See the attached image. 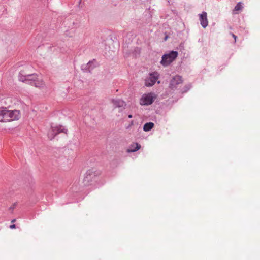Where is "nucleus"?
I'll return each mask as SVG.
<instances>
[{
  "mask_svg": "<svg viewBox=\"0 0 260 260\" xmlns=\"http://www.w3.org/2000/svg\"><path fill=\"white\" fill-rule=\"evenodd\" d=\"M21 117L19 110H10L6 107L0 108V122H8L18 120Z\"/></svg>",
  "mask_w": 260,
  "mask_h": 260,
  "instance_id": "obj_1",
  "label": "nucleus"
},
{
  "mask_svg": "<svg viewBox=\"0 0 260 260\" xmlns=\"http://www.w3.org/2000/svg\"><path fill=\"white\" fill-rule=\"evenodd\" d=\"M19 80L22 82H26L34 85L35 87L43 90L46 89V86L42 80H38L36 75H28L23 76L21 74L19 75Z\"/></svg>",
  "mask_w": 260,
  "mask_h": 260,
  "instance_id": "obj_2",
  "label": "nucleus"
},
{
  "mask_svg": "<svg viewBox=\"0 0 260 260\" xmlns=\"http://www.w3.org/2000/svg\"><path fill=\"white\" fill-rule=\"evenodd\" d=\"M178 52L172 51L162 56L160 63L164 66H167L172 62L177 57Z\"/></svg>",
  "mask_w": 260,
  "mask_h": 260,
  "instance_id": "obj_3",
  "label": "nucleus"
},
{
  "mask_svg": "<svg viewBox=\"0 0 260 260\" xmlns=\"http://www.w3.org/2000/svg\"><path fill=\"white\" fill-rule=\"evenodd\" d=\"M156 98V95L153 93L145 94L141 97L140 104L141 105H150L153 102Z\"/></svg>",
  "mask_w": 260,
  "mask_h": 260,
  "instance_id": "obj_4",
  "label": "nucleus"
},
{
  "mask_svg": "<svg viewBox=\"0 0 260 260\" xmlns=\"http://www.w3.org/2000/svg\"><path fill=\"white\" fill-rule=\"evenodd\" d=\"M101 175V172L95 169L92 168L87 171L85 174L84 180V181H87L89 182L94 177L98 176Z\"/></svg>",
  "mask_w": 260,
  "mask_h": 260,
  "instance_id": "obj_5",
  "label": "nucleus"
},
{
  "mask_svg": "<svg viewBox=\"0 0 260 260\" xmlns=\"http://www.w3.org/2000/svg\"><path fill=\"white\" fill-rule=\"evenodd\" d=\"M159 75L157 72H154L150 75V77L145 80V85L147 86L153 85L158 79Z\"/></svg>",
  "mask_w": 260,
  "mask_h": 260,
  "instance_id": "obj_6",
  "label": "nucleus"
},
{
  "mask_svg": "<svg viewBox=\"0 0 260 260\" xmlns=\"http://www.w3.org/2000/svg\"><path fill=\"white\" fill-rule=\"evenodd\" d=\"M200 23L203 27L205 28L208 25V21L207 19V14L205 12H203L199 15Z\"/></svg>",
  "mask_w": 260,
  "mask_h": 260,
  "instance_id": "obj_7",
  "label": "nucleus"
},
{
  "mask_svg": "<svg viewBox=\"0 0 260 260\" xmlns=\"http://www.w3.org/2000/svg\"><path fill=\"white\" fill-rule=\"evenodd\" d=\"M112 103L113 104L115 108H124L126 106V103L121 99H113Z\"/></svg>",
  "mask_w": 260,
  "mask_h": 260,
  "instance_id": "obj_8",
  "label": "nucleus"
},
{
  "mask_svg": "<svg viewBox=\"0 0 260 260\" xmlns=\"http://www.w3.org/2000/svg\"><path fill=\"white\" fill-rule=\"evenodd\" d=\"M140 144L137 143H133L131 144L129 148L127 150V152H134L138 151L141 148Z\"/></svg>",
  "mask_w": 260,
  "mask_h": 260,
  "instance_id": "obj_9",
  "label": "nucleus"
},
{
  "mask_svg": "<svg viewBox=\"0 0 260 260\" xmlns=\"http://www.w3.org/2000/svg\"><path fill=\"white\" fill-rule=\"evenodd\" d=\"M179 84V76H176L171 80L170 86V87L173 89L174 88H176Z\"/></svg>",
  "mask_w": 260,
  "mask_h": 260,
  "instance_id": "obj_10",
  "label": "nucleus"
},
{
  "mask_svg": "<svg viewBox=\"0 0 260 260\" xmlns=\"http://www.w3.org/2000/svg\"><path fill=\"white\" fill-rule=\"evenodd\" d=\"M154 124L153 122H147L145 123L143 126V130L145 132H148L153 128Z\"/></svg>",
  "mask_w": 260,
  "mask_h": 260,
  "instance_id": "obj_11",
  "label": "nucleus"
},
{
  "mask_svg": "<svg viewBox=\"0 0 260 260\" xmlns=\"http://www.w3.org/2000/svg\"><path fill=\"white\" fill-rule=\"evenodd\" d=\"M51 129L52 132H54L56 135L62 131L61 126H52Z\"/></svg>",
  "mask_w": 260,
  "mask_h": 260,
  "instance_id": "obj_12",
  "label": "nucleus"
},
{
  "mask_svg": "<svg viewBox=\"0 0 260 260\" xmlns=\"http://www.w3.org/2000/svg\"><path fill=\"white\" fill-rule=\"evenodd\" d=\"M242 8H243V6L242 5L241 3L239 2L235 6V7L234 9V11L236 12V11L241 10L242 9Z\"/></svg>",
  "mask_w": 260,
  "mask_h": 260,
  "instance_id": "obj_13",
  "label": "nucleus"
},
{
  "mask_svg": "<svg viewBox=\"0 0 260 260\" xmlns=\"http://www.w3.org/2000/svg\"><path fill=\"white\" fill-rule=\"evenodd\" d=\"M48 137L50 140H52L53 138H54V137L56 135V133H55L54 132H52V129L50 130V131L48 133Z\"/></svg>",
  "mask_w": 260,
  "mask_h": 260,
  "instance_id": "obj_14",
  "label": "nucleus"
},
{
  "mask_svg": "<svg viewBox=\"0 0 260 260\" xmlns=\"http://www.w3.org/2000/svg\"><path fill=\"white\" fill-rule=\"evenodd\" d=\"M232 37L234 38V39H235V42H236V38H237L236 36H235V35L234 34H232Z\"/></svg>",
  "mask_w": 260,
  "mask_h": 260,
  "instance_id": "obj_15",
  "label": "nucleus"
},
{
  "mask_svg": "<svg viewBox=\"0 0 260 260\" xmlns=\"http://www.w3.org/2000/svg\"><path fill=\"white\" fill-rule=\"evenodd\" d=\"M10 228L11 229H14V228H16V226H15V224H13V225H10Z\"/></svg>",
  "mask_w": 260,
  "mask_h": 260,
  "instance_id": "obj_16",
  "label": "nucleus"
},
{
  "mask_svg": "<svg viewBox=\"0 0 260 260\" xmlns=\"http://www.w3.org/2000/svg\"><path fill=\"white\" fill-rule=\"evenodd\" d=\"M128 117L129 118H132L133 117V116H132V115L130 114L128 116Z\"/></svg>",
  "mask_w": 260,
  "mask_h": 260,
  "instance_id": "obj_17",
  "label": "nucleus"
},
{
  "mask_svg": "<svg viewBox=\"0 0 260 260\" xmlns=\"http://www.w3.org/2000/svg\"><path fill=\"white\" fill-rule=\"evenodd\" d=\"M167 38H168V36H166L165 37V39H164L165 41H166V40H167Z\"/></svg>",
  "mask_w": 260,
  "mask_h": 260,
  "instance_id": "obj_18",
  "label": "nucleus"
},
{
  "mask_svg": "<svg viewBox=\"0 0 260 260\" xmlns=\"http://www.w3.org/2000/svg\"><path fill=\"white\" fill-rule=\"evenodd\" d=\"M15 221H16V219H13V220H12L11 222L13 223V222H15Z\"/></svg>",
  "mask_w": 260,
  "mask_h": 260,
  "instance_id": "obj_19",
  "label": "nucleus"
},
{
  "mask_svg": "<svg viewBox=\"0 0 260 260\" xmlns=\"http://www.w3.org/2000/svg\"><path fill=\"white\" fill-rule=\"evenodd\" d=\"M133 123H134L133 121H131V125H133Z\"/></svg>",
  "mask_w": 260,
  "mask_h": 260,
  "instance_id": "obj_20",
  "label": "nucleus"
}]
</instances>
